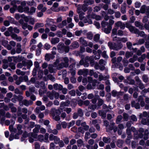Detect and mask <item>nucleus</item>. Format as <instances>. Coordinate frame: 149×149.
Returning <instances> with one entry per match:
<instances>
[{"mask_svg": "<svg viewBox=\"0 0 149 149\" xmlns=\"http://www.w3.org/2000/svg\"><path fill=\"white\" fill-rule=\"evenodd\" d=\"M70 47L69 46L65 45L62 42H60L57 46V49L58 52L63 53L64 52L65 53H68L70 50Z\"/></svg>", "mask_w": 149, "mask_h": 149, "instance_id": "obj_1", "label": "nucleus"}, {"mask_svg": "<svg viewBox=\"0 0 149 149\" xmlns=\"http://www.w3.org/2000/svg\"><path fill=\"white\" fill-rule=\"evenodd\" d=\"M84 115V113L83 110L80 108L78 109L77 113H73V118L74 119H77L79 116L80 117H82Z\"/></svg>", "mask_w": 149, "mask_h": 149, "instance_id": "obj_2", "label": "nucleus"}, {"mask_svg": "<svg viewBox=\"0 0 149 149\" xmlns=\"http://www.w3.org/2000/svg\"><path fill=\"white\" fill-rule=\"evenodd\" d=\"M134 79L136 82L139 88L141 89L145 88L144 85L142 83L141 80L140 79L138 76H136Z\"/></svg>", "mask_w": 149, "mask_h": 149, "instance_id": "obj_3", "label": "nucleus"}, {"mask_svg": "<svg viewBox=\"0 0 149 149\" xmlns=\"http://www.w3.org/2000/svg\"><path fill=\"white\" fill-rule=\"evenodd\" d=\"M140 11L142 13L146 12L148 14H149V6H146L145 5L142 6L141 8Z\"/></svg>", "mask_w": 149, "mask_h": 149, "instance_id": "obj_4", "label": "nucleus"}, {"mask_svg": "<svg viewBox=\"0 0 149 149\" xmlns=\"http://www.w3.org/2000/svg\"><path fill=\"white\" fill-rule=\"evenodd\" d=\"M123 47V45L121 42L118 43H114L113 50L118 51L121 49Z\"/></svg>", "mask_w": 149, "mask_h": 149, "instance_id": "obj_5", "label": "nucleus"}, {"mask_svg": "<svg viewBox=\"0 0 149 149\" xmlns=\"http://www.w3.org/2000/svg\"><path fill=\"white\" fill-rule=\"evenodd\" d=\"M22 65L24 66H27L28 68H29L33 65L32 62L30 60H28L26 61H22Z\"/></svg>", "mask_w": 149, "mask_h": 149, "instance_id": "obj_6", "label": "nucleus"}, {"mask_svg": "<svg viewBox=\"0 0 149 149\" xmlns=\"http://www.w3.org/2000/svg\"><path fill=\"white\" fill-rule=\"evenodd\" d=\"M115 25L118 27H119L121 29H124L125 27V24L120 21H118L116 23Z\"/></svg>", "mask_w": 149, "mask_h": 149, "instance_id": "obj_7", "label": "nucleus"}, {"mask_svg": "<svg viewBox=\"0 0 149 149\" xmlns=\"http://www.w3.org/2000/svg\"><path fill=\"white\" fill-rule=\"evenodd\" d=\"M60 113L61 111L59 109H56L55 108H52L51 110L50 114L52 116L58 115Z\"/></svg>", "mask_w": 149, "mask_h": 149, "instance_id": "obj_8", "label": "nucleus"}, {"mask_svg": "<svg viewBox=\"0 0 149 149\" xmlns=\"http://www.w3.org/2000/svg\"><path fill=\"white\" fill-rule=\"evenodd\" d=\"M88 70L87 69L80 70L78 72V74L79 75H83L86 76L88 72Z\"/></svg>", "mask_w": 149, "mask_h": 149, "instance_id": "obj_9", "label": "nucleus"}, {"mask_svg": "<svg viewBox=\"0 0 149 149\" xmlns=\"http://www.w3.org/2000/svg\"><path fill=\"white\" fill-rule=\"evenodd\" d=\"M79 46V43L77 41L72 42L70 46L71 49H74L78 48Z\"/></svg>", "mask_w": 149, "mask_h": 149, "instance_id": "obj_10", "label": "nucleus"}, {"mask_svg": "<svg viewBox=\"0 0 149 149\" xmlns=\"http://www.w3.org/2000/svg\"><path fill=\"white\" fill-rule=\"evenodd\" d=\"M135 25L137 27H138L141 30H143L144 29L143 24L138 21H136L134 23Z\"/></svg>", "mask_w": 149, "mask_h": 149, "instance_id": "obj_11", "label": "nucleus"}, {"mask_svg": "<svg viewBox=\"0 0 149 149\" xmlns=\"http://www.w3.org/2000/svg\"><path fill=\"white\" fill-rule=\"evenodd\" d=\"M60 41V39L58 37L52 38L50 41L52 45H55L58 43Z\"/></svg>", "mask_w": 149, "mask_h": 149, "instance_id": "obj_12", "label": "nucleus"}, {"mask_svg": "<svg viewBox=\"0 0 149 149\" xmlns=\"http://www.w3.org/2000/svg\"><path fill=\"white\" fill-rule=\"evenodd\" d=\"M26 95L27 97H30V99L33 101H35L36 99V96L33 94L31 95L30 93L28 91H26Z\"/></svg>", "mask_w": 149, "mask_h": 149, "instance_id": "obj_13", "label": "nucleus"}, {"mask_svg": "<svg viewBox=\"0 0 149 149\" xmlns=\"http://www.w3.org/2000/svg\"><path fill=\"white\" fill-rule=\"evenodd\" d=\"M63 61L64 62H62L64 65V67L67 68L69 66L68 62L69 59L67 57H64L63 58Z\"/></svg>", "mask_w": 149, "mask_h": 149, "instance_id": "obj_14", "label": "nucleus"}, {"mask_svg": "<svg viewBox=\"0 0 149 149\" xmlns=\"http://www.w3.org/2000/svg\"><path fill=\"white\" fill-rule=\"evenodd\" d=\"M141 122L143 125H149V117L148 116L146 118H142Z\"/></svg>", "mask_w": 149, "mask_h": 149, "instance_id": "obj_15", "label": "nucleus"}, {"mask_svg": "<svg viewBox=\"0 0 149 149\" xmlns=\"http://www.w3.org/2000/svg\"><path fill=\"white\" fill-rule=\"evenodd\" d=\"M54 56L51 54H46L45 56V59L47 61H49L50 59H53Z\"/></svg>", "mask_w": 149, "mask_h": 149, "instance_id": "obj_16", "label": "nucleus"}, {"mask_svg": "<svg viewBox=\"0 0 149 149\" xmlns=\"http://www.w3.org/2000/svg\"><path fill=\"white\" fill-rule=\"evenodd\" d=\"M127 5L126 3H124L121 5L120 11L123 14H125L126 12Z\"/></svg>", "mask_w": 149, "mask_h": 149, "instance_id": "obj_17", "label": "nucleus"}, {"mask_svg": "<svg viewBox=\"0 0 149 149\" xmlns=\"http://www.w3.org/2000/svg\"><path fill=\"white\" fill-rule=\"evenodd\" d=\"M131 106L132 107H134L136 109L140 108V106L139 103H136L134 100H133L131 102Z\"/></svg>", "mask_w": 149, "mask_h": 149, "instance_id": "obj_18", "label": "nucleus"}, {"mask_svg": "<svg viewBox=\"0 0 149 149\" xmlns=\"http://www.w3.org/2000/svg\"><path fill=\"white\" fill-rule=\"evenodd\" d=\"M22 102L23 104L26 106L32 105L33 103V102L31 100H28L26 99L23 100Z\"/></svg>", "mask_w": 149, "mask_h": 149, "instance_id": "obj_19", "label": "nucleus"}, {"mask_svg": "<svg viewBox=\"0 0 149 149\" xmlns=\"http://www.w3.org/2000/svg\"><path fill=\"white\" fill-rule=\"evenodd\" d=\"M77 146L79 147H81V146H84L85 144L83 141L81 139H78L77 141Z\"/></svg>", "mask_w": 149, "mask_h": 149, "instance_id": "obj_20", "label": "nucleus"}, {"mask_svg": "<svg viewBox=\"0 0 149 149\" xmlns=\"http://www.w3.org/2000/svg\"><path fill=\"white\" fill-rule=\"evenodd\" d=\"M47 132L49 133H53L55 135L57 134L58 133V130L56 129L52 130L50 127H48L47 129Z\"/></svg>", "mask_w": 149, "mask_h": 149, "instance_id": "obj_21", "label": "nucleus"}, {"mask_svg": "<svg viewBox=\"0 0 149 149\" xmlns=\"http://www.w3.org/2000/svg\"><path fill=\"white\" fill-rule=\"evenodd\" d=\"M22 45L20 43H18L16 45V52L17 54L20 53L22 51L21 48Z\"/></svg>", "mask_w": 149, "mask_h": 149, "instance_id": "obj_22", "label": "nucleus"}, {"mask_svg": "<svg viewBox=\"0 0 149 149\" xmlns=\"http://www.w3.org/2000/svg\"><path fill=\"white\" fill-rule=\"evenodd\" d=\"M112 29V26H107V28H104L102 29V31L106 34H109L110 33Z\"/></svg>", "mask_w": 149, "mask_h": 149, "instance_id": "obj_23", "label": "nucleus"}, {"mask_svg": "<svg viewBox=\"0 0 149 149\" xmlns=\"http://www.w3.org/2000/svg\"><path fill=\"white\" fill-rule=\"evenodd\" d=\"M79 42L82 45L85 46L88 45L87 42L83 37H81L79 39Z\"/></svg>", "mask_w": 149, "mask_h": 149, "instance_id": "obj_24", "label": "nucleus"}, {"mask_svg": "<svg viewBox=\"0 0 149 149\" xmlns=\"http://www.w3.org/2000/svg\"><path fill=\"white\" fill-rule=\"evenodd\" d=\"M112 95L114 97L116 96H118L120 95H122V93L121 92H118L116 91L113 90L111 92Z\"/></svg>", "mask_w": 149, "mask_h": 149, "instance_id": "obj_25", "label": "nucleus"}, {"mask_svg": "<svg viewBox=\"0 0 149 149\" xmlns=\"http://www.w3.org/2000/svg\"><path fill=\"white\" fill-rule=\"evenodd\" d=\"M20 1H19L17 0H14L11 2V4L13 6V7L17 8V4H20Z\"/></svg>", "mask_w": 149, "mask_h": 149, "instance_id": "obj_26", "label": "nucleus"}, {"mask_svg": "<svg viewBox=\"0 0 149 149\" xmlns=\"http://www.w3.org/2000/svg\"><path fill=\"white\" fill-rule=\"evenodd\" d=\"M54 90H53L51 92H47V97H48L51 100H53L54 99Z\"/></svg>", "mask_w": 149, "mask_h": 149, "instance_id": "obj_27", "label": "nucleus"}, {"mask_svg": "<svg viewBox=\"0 0 149 149\" xmlns=\"http://www.w3.org/2000/svg\"><path fill=\"white\" fill-rule=\"evenodd\" d=\"M131 129L130 128H127L126 130V132L128 136L127 138L129 139H131L132 138V136L131 135Z\"/></svg>", "mask_w": 149, "mask_h": 149, "instance_id": "obj_28", "label": "nucleus"}, {"mask_svg": "<svg viewBox=\"0 0 149 149\" xmlns=\"http://www.w3.org/2000/svg\"><path fill=\"white\" fill-rule=\"evenodd\" d=\"M62 86L60 84H58L56 83L53 85L54 88L55 90H58L60 91L61 90V88H62Z\"/></svg>", "mask_w": 149, "mask_h": 149, "instance_id": "obj_29", "label": "nucleus"}, {"mask_svg": "<svg viewBox=\"0 0 149 149\" xmlns=\"http://www.w3.org/2000/svg\"><path fill=\"white\" fill-rule=\"evenodd\" d=\"M48 69L49 72L50 73H55V69L54 68L52 64H49L48 66Z\"/></svg>", "mask_w": 149, "mask_h": 149, "instance_id": "obj_30", "label": "nucleus"}, {"mask_svg": "<svg viewBox=\"0 0 149 149\" xmlns=\"http://www.w3.org/2000/svg\"><path fill=\"white\" fill-rule=\"evenodd\" d=\"M124 141L121 139H118L116 142V145L119 148H121L123 146Z\"/></svg>", "mask_w": 149, "mask_h": 149, "instance_id": "obj_31", "label": "nucleus"}, {"mask_svg": "<svg viewBox=\"0 0 149 149\" xmlns=\"http://www.w3.org/2000/svg\"><path fill=\"white\" fill-rule=\"evenodd\" d=\"M146 58V54H143L141 55V57L138 58L137 60L140 63H142L143 62V60L145 59Z\"/></svg>", "mask_w": 149, "mask_h": 149, "instance_id": "obj_32", "label": "nucleus"}, {"mask_svg": "<svg viewBox=\"0 0 149 149\" xmlns=\"http://www.w3.org/2000/svg\"><path fill=\"white\" fill-rule=\"evenodd\" d=\"M102 13H104L105 14V15L104 17V19L106 21H107L109 19H114V17L113 16L111 15L110 16H109L107 14H106L105 13L104 11H103Z\"/></svg>", "mask_w": 149, "mask_h": 149, "instance_id": "obj_33", "label": "nucleus"}, {"mask_svg": "<svg viewBox=\"0 0 149 149\" xmlns=\"http://www.w3.org/2000/svg\"><path fill=\"white\" fill-rule=\"evenodd\" d=\"M84 3L86 6L93 4L94 3V1L93 0H85Z\"/></svg>", "mask_w": 149, "mask_h": 149, "instance_id": "obj_34", "label": "nucleus"}, {"mask_svg": "<svg viewBox=\"0 0 149 149\" xmlns=\"http://www.w3.org/2000/svg\"><path fill=\"white\" fill-rule=\"evenodd\" d=\"M52 21L51 19H48L46 21V23L45 24V26L46 27H51V26L52 25L51 22Z\"/></svg>", "mask_w": 149, "mask_h": 149, "instance_id": "obj_35", "label": "nucleus"}, {"mask_svg": "<svg viewBox=\"0 0 149 149\" xmlns=\"http://www.w3.org/2000/svg\"><path fill=\"white\" fill-rule=\"evenodd\" d=\"M98 113L99 115L101 116L103 118H105L106 116V113L102 110H99L98 111Z\"/></svg>", "mask_w": 149, "mask_h": 149, "instance_id": "obj_36", "label": "nucleus"}, {"mask_svg": "<svg viewBox=\"0 0 149 149\" xmlns=\"http://www.w3.org/2000/svg\"><path fill=\"white\" fill-rule=\"evenodd\" d=\"M22 126L20 124H18L17 126L18 132L19 134H21L22 133Z\"/></svg>", "mask_w": 149, "mask_h": 149, "instance_id": "obj_37", "label": "nucleus"}, {"mask_svg": "<svg viewBox=\"0 0 149 149\" xmlns=\"http://www.w3.org/2000/svg\"><path fill=\"white\" fill-rule=\"evenodd\" d=\"M102 140L105 143H108L110 142V138L109 137H104L102 138Z\"/></svg>", "mask_w": 149, "mask_h": 149, "instance_id": "obj_38", "label": "nucleus"}, {"mask_svg": "<svg viewBox=\"0 0 149 149\" xmlns=\"http://www.w3.org/2000/svg\"><path fill=\"white\" fill-rule=\"evenodd\" d=\"M35 128L33 129V132L35 133H38L39 131V129L40 128V126L39 125H35Z\"/></svg>", "mask_w": 149, "mask_h": 149, "instance_id": "obj_39", "label": "nucleus"}, {"mask_svg": "<svg viewBox=\"0 0 149 149\" xmlns=\"http://www.w3.org/2000/svg\"><path fill=\"white\" fill-rule=\"evenodd\" d=\"M16 73L18 75H21L22 76L26 74L25 72L21 71L19 69L16 70Z\"/></svg>", "mask_w": 149, "mask_h": 149, "instance_id": "obj_40", "label": "nucleus"}, {"mask_svg": "<svg viewBox=\"0 0 149 149\" xmlns=\"http://www.w3.org/2000/svg\"><path fill=\"white\" fill-rule=\"evenodd\" d=\"M92 18L95 19L97 20H100L101 19V17L99 15H96L95 14H93L91 15Z\"/></svg>", "mask_w": 149, "mask_h": 149, "instance_id": "obj_41", "label": "nucleus"}, {"mask_svg": "<svg viewBox=\"0 0 149 149\" xmlns=\"http://www.w3.org/2000/svg\"><path fill=\"white\" fill-rule=\"evenodd\" d=\"M24 58L21 56H15L14 57V59L17 62H20L22 61Z\"/></svg>", "mask_w": 149, "mask_h": 149, "instance_id": "obj_42", "label": "nucleus"}, {"mask_svg": "<svg viewBox=\"0 0 149 149\" xmlns=\"http://www.w3.org/2000/svg\"><path fill=\"white\" fill-rule=\"evenodd\" d=\"M22 77L20 76L18 78V79L16 81L15 84L17 85H19L22 81Z\"/></svg>", "mask_w": 149, "mask_h": 149, "instance_id": "obj_43", "label": "nucleus"}, {"mask_svg": "<svg viewBox=\"0 0 149 149\" xmlns=\"http://www.w3.org/2000/svg\"><path fill=\"white\" fill-rule=\"evenodd\" d=\"M43 71L41 70H39L38 72V77L40 79H41L43 77Z\"/></svg>", "mask_w": 149, "mask_h": 149, "instance_id": "obj_44", "label": "nucleus"}, {"mask_svg": "<svg viewBox=\"0 0 149 149\" xmlns=\"http://www.w3.org/2000/svg\"><path fill=\"white\" fill-rule=\"evenodd\" d=\"M113 138L115 139L113 140V141L110 143V146L112 148H116V146L115 143V140L116 139V138L115 136H113Z\"/></svg>", "mask_w": 149, "mask_h": 149, "instance_id": "obj_45", "label": "nucleus"}, {"mask_svg": "<svg viewBox=\"0 0 149 149\" xmlns=\"http://www.w3.org/2000/svg\"><path fill=\"white\" fill-rule=\"evenodd\" d=\"M133 54L131 52L127 51L126 52L125 56L126 58H129L130 57H132L133 55Z\"/></svg>", "mask_w": 149, "mask_h": 149, "instance_id": "obj_46", "label": "nucleus"}, {"mask_svg": "<svg viewBox=\"0 0 149 149\" xmlns=\"http://www.w3.org/2000/svg\"><path fill=\"white\" fill-rule=\"evenodd\" d=\"M47 77L48 79L53 82L55 81L56 80L55 77L51 74H49L47 75Z\"/></svg>", "mask_w": 149, "mask_h": 149, "instance_id": "obj_47", "label": "nucleus"}, {"mask_svg": "<svg viewBox=\"0 0 149 149\" xmlns=\"http://www.w3.org/2000/svg\"><path fill=\"white\" fill-rule=\"evenodd\" d=\"M104 101L102 99L99 98L98 99L97 105L98 106H100L104 103Z\"/></svg>", "mask_w": 149, "mask_h": 149, "instance_id": "obj_48", "label": "nucleus"}, {"mask_svg": "<svg viewBox=\"0 0 149 149\" xmlns=\"http://www.w3.org/2000/svg\"><path fill=\"white\" fill-rule=\"evenodd\" d=\"M61 103L63 105L64 107L66 106H68L70 103V101L68 100L65 102H62Z\"/></svg>", "mask_w": 149, "mask_h": 149, "instance_id": "obj_49", "label": "nucleus"}, {"mask_svg": "<svg viewBox=\"0 0 149 149\" xmlns=\"http://www.w3.org/2000/svg\"><path fill=\"white\" fill-rule=\"evenodd\" d=\"M148 115L147 112L146 111H144L143 112V113H141L139 115V118H143V117H148Z\"/></svg>", "mask_w": 149, "mask_h": 149, "instance_id": "obj_50", "label": "nucleus"}, {"mask_svg": "<svg viewBox=\"0 0 149 149\" xmlns=\"http://www.w3.org/2000/svg\"><path fill=\"white\" fill-rule=\"evenodd\" d=\"M149 18V14H147V16H145L143 19L142 22L144 23H146L148 22V18Z\"/></svg>", "mask_w": 149, "mask_h": 149, "instance_id": "obj_51", "label": "nucleus"}, {"mask_svg": "<svg viewBox=\"0 0 149 149\" xmlns=\"http://www.w3.org/2000/svg\"><path fill=\"white\" fill-rule=\"evenodd\" d=\"M122 118L123 117L122 116L119 115L118 116L116 120V123L117 124H119V123L120 122Z\"/></svg>", "mask_w": 149, "mask_h": 149, "instance_id": "obj_52", "label": "nucleus"}, {"mask_svg": "<svg viewBox=\"0 0 149 149\" xmlns=\"http://www.w3.org/2000/svg\"><path fill=\"white\" fill-rule=\"evenodd\" d=\"M137 42L138 45H141L144 44L145 42V40L144 39L141 38L137 40Z\"/></svg>", "mask_w": 149, "mask_h": 149, "instance_id": "obj_53", "label": "nucleus"}, {"mask_svg": "<svg viewBox=\"0 0 149 149\" xmlns=\"http://www.w3.org/2000/svg\"><path fill=\"white\" fill-rule=\"evenodd\" d=\"M100 38V35L99 34L95 35L93 38V40L97 42Z\"/></svg>", "mask_w": 149, "mask_h": 149, "instance_id": "obj_54", "label": "nucleus"}, {"mask_svg": "<svg viewBox=\"0 0 149 149\" xmlns=\"http://www.w3.org/2000/svg\"><path fill=\"white\" fill-rule=\"evenodd\" d=\"M91 137V134L89 132H86L85 133V136H84V139L86 140V141H87V140L90 138Z\"/></svg>", "mask_w": 149, "mask_h": 149, "instance_id": "obj_55", "label": "nucleus"}, {"mask_svg": "<svg viewBox=\"0 0 149 149\" xmlns=\"http://www.w3.org/2000/svg\"><path fill=\"white\" fill-rule=\"evenodd\" d=\"M123 116L124 120L125 121H127L129 118L128 115L127 113H123Z\"/></svg>", "mask_w": 149, "mask_h": 149, "instance_id": "obj_56", "label": "nucleus"}, {"mask_svg": "<svg viewBox=\"0 0 149 149\" xmlns=\"http://www.w3.org/2000/svg\"><path fill=\"white\" fill-rule=\"evenodd\" d=\"M138 35L139 36L143 37H147V35L145 34L144 32L143 31H139Z\"/></svg>", "mask_w": 149, "mask_h": 149, "instance_id": "obj_57", "label": "nucleus"}, {"mask_svg": "<svg viewBox=\"0 0 149 149\" xmlns=\"http://www.w3.org/2000/svg\"><path fill=\"white\" fill-rule=\"evenodd\" d=\"M29 91L30 93H34L35 91V88L34 86H29Z\"/></svg>", "mask_w": 149, "mask_h": 149, "instance_id": "obj_58", "label": "nucleus"}, {"mask_svg": "<svg viewBox=\"0 0 149 149\" xmlns=\"http://www.w3.org/2000/svg\"><path fill=\"white\" fill-rule=\"evenodd\" d=\"M64 67V65L62 63H59L57 66L56 68L58 70H60Z\"/></svg>", "mask_w": 149, "mask_h": 149, "instance_id": "obj_59", "label": "nucleus"}, {"mask_svg": "<svg viewBox=\"0 0 149 149\" xmlns=\"http://www.w3.org/2000/svg\"><path fill=\"white\" fill-rule=\"evenodd\" d=\"M43 26V25L42 23H36L34 27V29H36L40 27H42Z\"/></svg>", "mask_w": 149, "mask_h": 149, "instance_id": "obj_60", "label": "nucleus"}, {"mask_svg": "<svg viewBox=\"0 0 149 149\" xmlns=\"http://www.w3.org/2000/svg\"><path fill=\"white\" fill-rule=\"evenodd\" d=\"M142 79L143 81L145 83L148 82V76L145 74L143 75Z\"/></svg>", "mask_w": 149, "mask_h": 149, "instance_id": "obj_61", "label": "nucleus"}, {"mask_svg": "<svg viewBox=\"0 0 149 149\" xmlns=\"http://www.w3.org/2000/svg\"><path fill=\"white\" fill-rule=\"evenodd\" d=\"M36 8L33 7H31L30 8V10H29V14H32L36 11Z\"/></svg>", "mask_w": 149, "mask_h": 149, "instance_id": "obj_62", "label": "nucleus"}, {"mask_svg": "<svg viewBox=\"0 0 149 149\" xmlns=\"http://www.w3.org/2000/svg\"><path fill=\"white\" fill-rule=\"evenodd\" d=\"M101 26L103 28H105L106 26H108V23L104 21H102L101 23Z\"/></svg>", "mask_w": 149, "mask_h": 149, "instance_id": "obj_63", "label": "nucleus"}, {"mask_svg": "<svg viewBox=\"0 0 149 149\" xmlns=\"http://www.w3.org/2000/svg\"><path fill=\"white\" fill-rule=\"evenodd\" d=\"M53 118L56 121H59L60 120V118L59 116L58 115H54L52 116Z\"/></svg>", "mask_w": 149, "mask_h": 149, "instance_id": "obj_64", "label": "nucleus"}]
</instances>
